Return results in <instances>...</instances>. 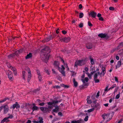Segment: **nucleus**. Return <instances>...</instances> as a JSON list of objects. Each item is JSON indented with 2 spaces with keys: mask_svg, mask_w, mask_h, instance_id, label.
Listing matches in <instances>:
<instances>
[{
  "mask_svg": "<svg viewBox=\"0 0 123 123\" xmlns=\"http://www.w3.org/2000/svg\"><path fill=\"white\" fill-rule=\"evenodd\" d=\"M58 102L57 100H53L52 102H49L47 103L49 105L48 108L41 107H40V110L43 113H45L47 112L48 111V109H52L53 107V105H55Z\"/></svg>",
  "mask_w": 123,
  "mask_h": 123,
  "instance_id": "1",
  "label": "nucleus"
},
{
  "mask_svg": "<svg viewBox=\"0 0 123 123\" xmlns=\"http://www.w3.org/2000/svg\"><path fill=\"white\" fill-rule=\"evenodd\" d=\"M55 67V68H57L58 67V69L59 71L61 73L62 75L65 76V72L64 71L65 69V68L64 67L63 65L62 66L61 68L59 67V63L58 62L55 61V62L54 64Z\"/></svg>",
  "mask_w": 123,
  "mask_h": 123,
  "instance_id": "2",
  "label": "nucleus"
},
{
  "mask_svg": "<svg viewBox=\"0 0 123 123\" xmlns=\"http://www.w3.org/2000/svg\"><path fill=\"white\" fill-rule=\"evenodd\" d=\"M86 59L76 61L75 62L74 67L77 68L78 66H82L86 64Z\"/></svg>",
  "mask_w": 123,
  "mask_h": 123,
  "instance_id": "3",
  "label": "nucleus"
},
{
  "mask_svg": "<svg viewBox=\"0 0 123 123\" xmlns=\"http://www.w3.org/2000/svg\"><path fill=\"white\" fill-rule=\"evenodd\" d=\"M48 49V50L46 52V54H45L44 55V59L43 58V60H44V61L46 63L47 62V61L49 59V58L50 55V51L49 49V48L48 47L44 49H45V50H46V49Z\"/></svg>",
  "mask_w": 123,
  "mask_h": 123,
  "instance_id": "4",
  "label": "nucleus"
},
{
  "mask_svg": "<svg viewBox=\"0 0 123 123\" xmlns=\"http://www.w3.org/2000/svg\"><path fill=\"white\" fill-rule=\"evenodd\" d=\"M7 67L13 71L14 75H17V73L16 69L15 68H13L11 66V65L9 63H7Z\"/></svg>",
  "mask_w": 123,
  "mask_h": 123,
  "instance_id": "5",
  "label": "nucleus"
},
{
  "mask_svg": "<svg viewBox=\"0 0 123 123\" xmlns=\"http://www.w3.org/2000/svg\"><path fill=\"white\" fill-rule=\"evenodd\" d=\"M109 114H104L102 115V117L104 120H106L107 121H108L111 120L109 117Z\"/></svg>",
  "mask_w": 123,
  "mask_h": 123,
  "instance_id": "6",
  "label": "nucleus"
},
{
  "mask_svg": "<svg viewBox=\"0 0 123 123\" xmlns=\"http://www.w3.org/2000/svg\"><path fill=\"white\" fill-rule=\"evenodd\" d=\"M96 101H93V104H92V106H94V109H96V110H97L99 109L100 107V106L99 104L98 103H96Z\"/></svg>",
  "mask_w": 123,
  "mask_h": 123,
  "instance_id": "7",
  "label": "nucleus"
},
{
  "mask_svg": "<svg viewBox=\"0 0 123 123\" xmlns=\"http://www.w3.org/2000/svg\"><path fill=\"white\" fill-rule=\"evenodd\" d=\"M20 107V106L19 104L18 103V102H16L15 104H14L11 107V108H13V109H14L15 108L16 109H18Z\"/></svg>",
  "mask_w": 123,
  "mask_h": 123,
  "instance_id": "8",
  "label": "nucleus"
},
{
  "mask_svg": "<svg viewBox=\"0 0 123 123\" xmlns=\"http://www.w3.org/2000/svg\"><path fill=\"white\" fill-rule=\"evenodd\" d=\"M7 73L8 75V76L10 80H12L13 79V75L11 71L9 70L7 71Z\"/></svg>",
  "mask_w": 123,
  "mask_h": 123,
  "instance_id": "9",
  "label": "nucleus"
},
{
  "mask_svg": "<svg viewBox=\"0 0 123 123\" xmlns=\"http://www.w3.org/2000/svg\"><path fill=\"white\" fill-rule=\"evenodd\" d=\"M28 69L29 71L28 74L27 80L28 82H29L30 81V80L31 78V74L30 69L28 68Z\"/></svg>",
  "mask_w": 123,
  "mask_h": 123,
  "instance_id": "10",
  "label": "nucleus"
},
{
  "mask_svg": "<svg viewBox=\"0 0 123 123\" xmlns=\"http://www.w3.org/2000/svg\"><path fill=\"white\" fill-rule=\"evenodd\" d=\"M4 108V113L5 114L9 110V107L7 105H6L3 106Z\"/></svg>",
  "mask_w": 123,
  "mask_h": 123,
  "instance_id": "11",
  "label": "nucleus"
},
{
  "mask_svg": "<svg viewBox=\"0 0 123 123\" xmlns=\"http://www.w3.org/2000/svg\"><path fill=\"white\" fill-rule=\"evenodd\" d=\"M10 120L7 117L4 118L1 121V123H6L9 122Z\"/></svg>",
  "mask_w": 123,
  "mask_h": 123,
  "instance_id": "12",
  "label": "nucleus"
},
{
  "mask_svg": "<svg viewBox=\"0 0 123 123\" xmlns=\"http://www.w3.org/2000/svg\"><path fill=\"white\" fill-rule=\"evenodd\" d=\"M70 40V38L69 37H65L63 38L62 39H60V40L62 41H64L66 43H67L69 42Z\"/></svg>",
  "mask_w": 123,
  "mask_h": 123,
  "instance_id": "13",
  "label": "nucleus"
},
{
  "mask_svg": "<svg viewBox=\"0 0 123 123\" xmlns=\"http://www.w3.org/2000/svg\"><path fill=\"white\" fill-rule=\"evenodd\" d=\"M106 71H102L100 73L99 72H98V74H99L100 76L101 77L104 76L106 73Z\"/></svg>",
  "mask_w": 123,
  "mask_h": 123,
  "instance_id": "14",
  "label": "nucleus"
},
{
  "mask_svg": "<svg viewBox=\"0 0 123 123\" xmlns=\"http://www.w3.org/2000/svg\"><path fill=\"white\" fill-rule=\"evenodd\" d=\"M86 47L88 49H91L92 47V44L91 43H89L88 44L86 43Z\"/></svg>",
  "mask_w": 123,
  "mask_h": 123,
  "instance_id": "15",
  "label": "nucleus"
},
{
  "mask_svg": "<svg viewBox=\"0 0 123 123\" xmlns=\"http://www.w3.org/2000/svg\"><path fill=\"white\" fill-rule=\"evenodd\" d=\"M90 15L93 18H95L96 16L97 13L94 12H91L90 13Z\"/></svg>",
  "mask_w": 123,
  "mask_h": 123,
  "instance_id": "16",
  "label": "nucleus"
},
{
  "mask_svg": "<svg viewBox=\"0 0 123 123\" xmlns=\"http://www.w3.org/2000/svg\"><path fill=\"white\" fill-rule=\"evenodd\" d=\"M107 36L105 34L101 33L98 35V36L101 38H105Z\"/></svg>",
  "mask_w": 123,
  "mask_h": 123,
  "instance_id": "17",
  "label": "nucleus"
},
{
  "mask_svg": "<svg viewBox=\"0 0 123 123\" xmlns=\"http://www.w3.org/2000/svg\"><path fill=\"white\" fill-rule=\"evenodd\" d=\"M121 65V61H119L117 62V65L116 66V69H117V68L120 67Z\"/></svg>",
  "mask_w": 123,
  "mask_h": 123,
  "instance_id": "18",
  "label": "nucleus"
},
{
  "mask_svg": "<svg viewBox=\"0 0 123 123\" xmlns=\"http://www.w3.org/2000/svg\"><path fill=\"white\" fill-rule=\"evenodd\" d=\"M61 61L62 62V63H64V66L66 68H67V69L68 70H69V69L67 64L66 63H65L64 62L63 59H62L61 60Z\"/></svg>",
  "mask_w": 123,
  "mask_h": 123,
  "instance_id": "19",
  "label": "nucleus"
},
{
  "mask_svg": "<svg viewBox=\"0 0 123 123\" xmlns=\"http://www.w3.org/2000/svg\"><path fill=\"white\" fill-rule=\"evenodd\" d=\"M89 58L90 61V63L92 65L94 64V62L93 58H92L91 56H90L89 57Z\"/></svg>",
  "mask_w": 123,
  "mask_h": 123,
  "instance_id": "20",
  "label": "nucleus"
},
{
  "mask_svg": "<svg viewBox=\"0 0 123 123\" xmlns=\"http://www.w3.org/2000/svg\"><path fill=\"white\" fill-rule=\"evenodd\" d=\"M95 71H93L92 72H91V73L90 74H89V73H88V72H87L86 74H87L88 75V76L89 78L91 79V76L93 74V73L95 72Z\"/></svg>",
  "mask_w": 123,
  "mask_h": 123,
  "instance_id": "21",
  "label": "nucleus"
},
{
  "mask_svg": "<svg viewBox=\"0 0 123 123\" xmlns=\"http://www.w3.org/2000/svg\"><path fill=\"white\" fill-rule=\"evenodd\" d=\"M81 80L82 81L83 83H85L86 82H87L88 81V79L87 77H86L84 79H81Z\"/></svg>",
  "mask_w": 123,
  "mask_h": 123,
  "instance_id": "22",
  "label": "nucleus"
},
{
  "mask_svg": "<svg viewBox=\"0 0 123 123\" xmlns=\"http://www.w3.org/2000/svg\"><path fill=\"white\" fill-rule=\"evenodd\" d=\"M59 108L58 106H55V109H53V111L54 112L57 113L59 111Z\"/></svg>",
  "mask_w": 123,
  "mask_h": 123,
  "instance_id": "23",
  "label": "nucleus"
},
{
  "mask_svg": "<svg viewBox=\"0 0 123 123\" xmlns=\"http://www.w3.org/2000/svg\"><path fill=\"white\" fill-rule=\"evenodd\" d=\"M38 119L39 120V122L40 123H43V119L42 117H39L38 118Z\"/></svg>",
  "mask_w": 123,
  "mask_h": 123,
  "instance_id": "24",
  "label": "nucleus"
},
{
  "mask_svg": "<svg viewBox=\"0 0 123 123\" xmlns=\"http://www.w3.org/2000/svg\"><path fill=\"white\" fill-rule=\"evenodd\" d=\"M32 56V54L31 53H29L25 57L26 59H28L31 58Z\"/></svg>",
  "mask_w": 123,
  "mask_h": 123,
  "instance_id": "25",
  "label": "nucleus"
},
{
  "mask_svg": "<svg viewBox=\"0 0 123 123\" xmlns=\"http://www.w3.org/2000/svg\"><path fill=\"white\" fill-rule=\"evenodd\" d=\"M73 82L74 86L75 87H77L78 85V83L74 79H73Z\"/></svg>",
  "mask_w": 123,
  "mask_h": 123,
  "instance_id": "26",
  "label": "nucleus"
},
{
  "mask_svg": "<svg viewBox=\"0 0 123 123\" xmlns=\"http://www.w3.org/2000/svg\"><path fill=\"white\" fill-rule=\"evenodd\" d=\"M90 97L88 96L87 99V100L88 103L90 104L92 103V101L91 100H90Z\"/></svg>",
  "mask_w": 123,
  "mask_h": 123,
  "instance_id": "27",
  "label": "nucleus"
},
{
  "mask_svg": "<svg viewBox=\"0 0 123 123\" xmlns=\"http://www.w3.org/2000/svg\"><path fill=\"white\" fill-rule=\"evenodd\" d=\"M38 109V108L37 107L35 106H34L32 108L33 112L34 110H37Z\"/></svg>",
  "mask_w": 123,
  "mask_h": 123,
  "instance_id": "28",
  "label": "nucleus"
},
{
  "mask_svg": "<svg viewBox=\"0 0 123 123\" xmlns=\"http://www.w3.org/2000/svg\"><path fill=\"white\" fill-rule=\"evenodd\" d=\"M71 123H81V122L79 120L77 121L74 120L72 121Z\"/></svg>",
  "mask_w": 123,
  "mask_h": 123,
  "instance_id": "29",
  "label": "nucleus"
},
{
  "mask_svg": "<svg viewBox=\"0 0 123 123\" xmlns=\"http://www.w3.org/2000/svg\"><path fill=\"white\" fill-rule=\"evenodd\" d=\"M51 36H50L49 37H47L45 39V41L48 42L51 39Z\"/></svg>",
  "mask_w": 123,
  "mask_h": 123,
  "instance_id": "30",
  "label": "nucleus"
},
{
  "mask_svg": "<svg viewBox=\"0 0 123 123\" xmlns=\"http://www.w3.org/2000/svg\"><path fill=\"white\" fill-rule=\"evenodd\" d=\"M116 84H114L112 85L108 89V90H109L110 89H112L113 88H114L116 87Z\"/></svg>",
  "mask_w": 123,
  "mask_h": 123,
  "instance_id": "31",
  "label": "nucleus"
},
{
  "mask_svg": "<svg viewBox=\"0 0 123 123\" xmlns=\"http://www.w3.org/2000/svg\"><path fill=\"white\" fill-rule=\"evenodd\" d=\"M120 96V93L119 92L117 94L115 98L116 99H118Z\"/></svg>",
  "mask_w": 123,
  "mask_h": 123,
  "instance_id": "32",
  "label": "nucleus"
},
{
  "mask_svg": "<svg viewBox=\"0 0 123 123\" xmlns=\"http://www.w3.org/2000/svg\"><path fill=\"white\" fill-rule=\"evenodd\" d=\"M98 75V72L97 73H96L94 75V79H97V77Z\"/></svg>",
  "mask_w": 123,
  "mask_h": 123,
  "instance_id": "33",
  "label": "nucleus"
},
{
  "mask_svg": "<svg viewBox=\"0 0 123 123\" xmlns=\"http://www.w3.org/2000/svg\"><path fill=\"white\" fill-rule=\"evenodd\" d=\"M94 109V108L93 107V108H92L88 110V111L89 112H91L92 111H93Z\"/></svg>",
  "mask_w": 123,
  "mask_h": 123,
  "instance_id": "34",
  "label": "nucleus"
},
{
  "mask_svg": "<svg viewBox=\"0 0 123 123\" xmlns=\"http://www.w3.org/2000/svg\"><path fill=\"white\" fill-rule=\"evenodd\" d=\"M84 16V14L82 12H80L79 15V17L80 18H82Z\"/></svg>",
  "mask_w": 123,
  "mask_h": 123,
  "instance_id": "35",
  "label": "nucleus"
},
{
  "mask_svg": "<svg viewBox=\"0 0 123 123\" xmlns=\"http://www.w3.org/2000/svg\"><path fill=\"white\" fill-rule=\"evenodd\" d=\"M25 74H26L25 72V71H23V78L24 79H25V77L26 75Z\"/></svg>",
  "mask_w": 123,
  "mask_h": 123,
  "instance_id": "36",
  "label": "nucleus"
},
{
  "mask_svg": "<svg viewBox=\"0 0 123 123\" xmlns=\"http://www.w3.org/2000/svg\"><path fill=\"white\" fill-rule=\"evenodd\" d=\"M7 99H8V98H5L2 100L0 101V103H1L4 102L6 101Z\"/></svg>",
  "mask_w": 123,
  "mask_h": 123,
  "instance_id": "37",
  "label": "nucleus"
},
{
  "mask_svg": "<svg viewBox=\"0 0 123 123\" xmlns=\"http://www.w3.org/2000/svg\"><path fill=\"white\" fill-rule=\"evenodd\" d=\"M7 99H8V98H5L2 100L0 101V103H1L4 102L6 101Z\"/></svg>",
  "mask_w": 123,
  "mask_h": 123,
  "instance_id": "38",
  "label": "nucleus"
},
{
  "mask_svg": "<svg viewBox=\"0 0 123 123\" xmlns=\"http://www.w3.org/2000/svg\"><path fill=\"white\" fill-rule=\"evenodd\" d=\"M88 116H86L84 119V120L85 121H87L88 120Z\"/></svg>",
  "mask_w": 123,
  "mask_h": 123,
  "instance_id": "39",
  "label": "nucleus"
},
{
  "mask_svg": "<svg viewBox=\"0 0 123 123\" xmlns=\"http://www.w3.org/2000/svg\"><path fill=\"white\" fill-rule=\"evenodd\" d=\"M99 96V92L98 91L97 93V95L96 96V98H98V97Z\"/></svg>",
  "mask_w": 123,
  "mask_h": 123,
  "instance_id": "40",
  "label": "nucleus"
},
{
  "mask_svg": "<svg viewBox=\"0 0 123 123\" xmlns=\"http://www.w3.org/2000/svg\"><path fill=\"white\" fill-rule=\"evenodd\" d=\"M115 81L117 82H118V79L117 77H114Z\"/></svg>",
  "mask_w": 123,
  "mask_h": 123,
  "instance_id": "41",
  "label": "nucleus"
},
{
  "mask_svg": "<svg viewBox=\"0 0 123 123\" xmlns=\"http://www.w3.org/2000/svg\"><path fill=\"white\" fill-rule=\"evenodd\" d=\"M88 25L90 26H92V24L90 22L88 21Z\"/></svg>",
  "mask_w": 123,
  "mask_h": 123,
  "instance_id": "42",
  "label": "nucleus"
},
{
  "mask_svg": "<svg viewBox=\"0 0 123 123\" xmlns=\"http://www.w3.org/2000/svg\"><path fill=\"white\" fill-rule=\"evenodd\" d=\"M95 83H97L99 82V80L98 79H94Z\"/></svg>",
  "mask_w": 123,
  "mask_h": 123,
  "instance_id": "43",
  "label": "nucleus"
},
{
  "mask_svg": "<svg viewBox=\"0 0 123 123\" xmlns=\"http://www.w3.org/2000/svg\"><path fill=\"white\" fill-rule=\"evenodd\" d=\"M14 56V54H11L9 55L8 56L9 58H10L11 57H12Z\"/></svg>",
  "mask_w": 123,
  "mask_h": 123,
  "instance_id": "44",
  "label": "nucleus"
},
{
  "mask_svg": "<svg viewBox=\"0 0 123 123\" xmlns=\"http://www.w3.org/2000/svg\"><path fill=\"white\" fill-rule=\"evenodd\" d=\"M13 117V116L12 115H9V116L8 117H7V118H8V119H9V118L11 119Z\"/></svg>",
  "mask_w": 123,
  "mask_h": 123,
  "instance_id": "45",
  "label": "nucleus"
},
{
  "mask_svg": "<svg viewBox=\"0 0 123 123\" xmlns=\"http://www.w3.org/2000/svg\"><path fill=\"white\" fill-rule=\"evenodd\" d=\"M99 20L101 21H103L104 20L103 18L101 16L99 18Z\"/></svg>",
  "mask_w": 123,
  "mask_h": 123,
  "instance_id": "46",
  "label": "nucleus"
},
{
  "mask_svg": "<svg viewBox=\"0 0 123 123\" xmlns=\"http://www.w3.org/2000/svg\"><path fill=\"white\" fill-rule=\"evenodd\" d=\"M53 88H60V86H54L53 87Z\"/></svg>",
  "mask_w": 123,
  "mask_h": 123,
  "instance_id": "47",
  "label": "nucleus"
},
{
  "mask_svg": "<svg viewBox=\"0 0 123 123\" xmlns=\"http://www.w3.org/2000/svg\"><path fill=\"white\" fill-rule=\"evenodd\" d=\"M102 71H106L105 68L104 67H102Z\"/></svg>",
  "mask_w": 123,
  "mask_h": 123,
  "instance_id": "48",
  "label": "nucleus"
},
{
  "mask_svg": "<svg viewBox=\"0 0 123 123\" xmlns=\"http://www.w3.org/2000/svg\"><path fill=\"white\" fill-rule=\"evenodd\" d=\"M37 71L38 76L41 75V74L40 73V71L38 70H37Z\"/></svg>",
  "mask_w": 123,
  "mask_h": 123,
  "instance_id": "49",
  "label": "nucleus"
},
{
  "mask_svg": "<svg viewBox=\"0 0 123 123\" xmlns=\"http://www.w3.org/2000/svg\"><path fill=\"white\" fill-rule=\"evenodd\" d=\"M123 119H121L118 122V123H123Z\"/></svg>",
  "mask_w": 123,
  "mask_h": 123,
  "instance_id": "50",
  "label": "nucleus"
},
{
  "mask_svg": "<svg viewBox=\"0 0 123 123\" xmlns=\"http://www.w3.org/2000/svg\"><path fill=\"white\" fill-rule=\"evenodd\" d=\"M109 9L111 10H114V8L112 7H110L109 8Z\"/></svg>",
  "mask_w": 123,
  "mask_h": 123,
  "instance_id": "51",
  "label": "nucleus"
},
{
  "mask_svg": "<svg viewBox=\"0 0 123 123\" xmlns=\"http://www.w3.org/2000/svg\"><path fill=\"white\" fill-rule=\"evenodd\" d=\"M38 78L39 79V81H41V80L42 79V77H41V75L38 76Z\"/></svg>",
  "mask_w": 123,
  "mask_h": 123,
  "instance_id": "52",
  "label": "nucleus"
},
{
  "mask_svg": "<svg viewBox=\"0 0 123 123\" xmlns=\"http://www.w3.org/2000/svg\"><path fill=\"white\" fill-rule=\"evenodd\" d=\"M83 26V24L82 23H80V24L79 25V26L80 28H82Z\"/></svg>",
  "mask_w": 123,
  "mask_h": 123,
  "instance_id": "53",
  "label": "nucleus"
},
{
  "mask_svg": "<svg viewBox=\"0 0 123 123\" xmlns=\"http://www.w3.org/2000/svg\"><path fill=\"white\" fill-rule=\"evenodd\" d=\"M118 88H119L118 87H117L115 89V90L114 91V92H116L117 91V90H118Z\"/></svg>",
  "mask_w": 123,
  "mask_h": 123,
  "instance_id": "54",
  "label": "nucleus"
},
{
  "mask_svg": "<svg viewBox=\"0 0 123 123\" xmlns=\"http://www.w3.org/2000/svg\"><path fill=\"white\" fill-rule=\"evenodd\" d=\"M79 8L81 9L82 7V6L81 4H80L79 6Z\"/></svg>",
  "mask_w": 123,
  "mask_h": 123,
  "instance_id": "55",
  "label": "nucleus"
},
{
  "mask_svg": "<svg viewBox=\"0 0 123 123\" xmlns=\"http://www.w3.org/2000/svg\"><path fill=\"white\" fill-rule=\"evenodd\" d=\"M44 105V103H40L39 104V105L41 106H43Z\"/></svg>",
  "mask_w": 123,
  "mask_h": 123,
  "instance_id": "56",
  "label": "nucleus"
},
{
  "mask_svg": "<svg viewBox=\"0 0 123 123\" xmlns=\"http://www.w3.org/2000/svg\"><path fill=\"white\" fill-rule=\"evenodd\" d=\"M62 33L64 34H66L67 33V32L64 30L62 31Z\"/></svg>",
  "mask_w": 123,
  "mask_h": 123,
  "instance_id": "57",
  "label": "nucleus"
},
{
  "mask_svg": "<svg viewBox=\"0 0 123 123\" xmlns=\"http://www.w3.org/2000/svg\"><path fill=\"white\" fill-rule=\"evenodd\" d=\"M101 14L100 13H98L97 14V16L99 18L101 17Z\"/></svg>",
  "mask_w": 123,
  "mask_h": 123,
  "instance_id": "58",
  "label": "nucleus"
},
{
  "mask_svg": "<svg viewBox=\"0 0 123 123\" xmlns=\"http://www.w3.org/2000/svg\"><path fill=\"white\" fill-rule=\"evenodd\" d=\"M91 98L93 100V101L94 100V99L95 98V95H93L91 97Z\"/></svg>",
  "mask_w": 123,
  "mask_h": 123,
  "instance_id": "59",
  "label": "nucleus"
},
{
  "mask_svg": "<svg viewBox=\"0 0 123 123\" xmlns=\"http://www.w3.org/2000/svg\"><path fill=\"white\" fill-rule=\"evenodd\" d=\"M114 99L111 98L109 100V102L110 103H111L112 101Z\"/></svg>",
  "mask_w": 123,
  "mask_h": 123,
  "instance_id": "60",
  "label": "nucleus"
},
{
  "mask_svg": "<svg viewBox=\"0 0 123 123\" xmlns=\"http://www.w3.org/2000/svg\"><path fill=\"white\" fill-rule=\"evenodd\" d=\"M58 114L60 116H62V113L61 112H59L58 113Z\"/></svg>",
  "mask_w": 123,
  "mask_h": 123,
  "instance_id": "61",
  "label": "nucleus"
},
{
  "mask_svg": "<svg viewBox=\"0 0 123 123\" xmlns=\"http://www.w3.org/2000/svg\"><path fill=\"white\" fill-rule=\"evenodd\" d=\"M116 60H118L119 59V57L118 56H116Z\"/></svg>",
  "mask_w": 123,
  "mask_h": 123,
  "instance_id": "62",
  "label": "nucleus"
},
{
  "mask_svg": "<svg viewBox=\"0 0 123 123\" xmlns=\"http://www.w3.org/2000/svg\"><path fill=\"white\" fill-rule=\"evenodd\" d=\"M33 122L34 123H39V121H33Z\"/></svg>",
  "mask_w": 123,
  "mask_h": 123,
  "instance_id": "63",
  "label": "nucleus"
},
{
  "mask_svg": "<svg viewBox=\"0 0 123 123\" xmlns=\"http://www.w3.org/2000/svg\"><path fill=\"white\" fill-rule=\"evenodd\" d=\"M85 70L87 72L88 70V68L87 67H86L85 68Z\"/></svg>",
  "mask_w": 123,
  "mask_h": 123,
  "instance_id": "64",
  "label": "nucleus"
}]
</instances>
